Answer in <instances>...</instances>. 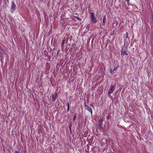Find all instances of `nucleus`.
<instances>
[{
    "instance_id": "obj_1",
    "label": "nucleus",
    "mask_w": 153,
    "mask_h": 153,
    "mask_svg": "<svg viewBox=\"0 0 153 153\" xmlns=\"http://www.w3.org/2000/svg\"><path fill=\"white\" fill-rule=\"evenodd\" d=\"M103 118H101L98 121V126L99 127L98 130L100 131H101L103 129L102 126L103 125Z\"/></svg>"
},
{
    "instance_id": "obj_2",
    "label": "nucleus",
    "mask_w": 153,
    "mask_h": 153,
    "mask_svg": "<svg viewBox=\"0 0 153 153\" xmlns=\"http://www.w3.org/2000/svg\"><path fill=\"white\" fill-rule=\"evenodd\" d=\"M90 14H91V21L94 24L96 23L97 22V20L95 17L94 13L91 12Z\"/></svg>"
},
{
    "instance_id": "obj_3",
    "label": "nucleus",
    "mask_w": 153,
    "mask_h": 153,
    "mask_svg": "<svg viewBox=\"0 0 153 153\" xmlns=\"http://www.w3.org/2000/svg\"><path fill=\"white\" fill-rule=\"evenodd\" d=\"M16 6L15 3L14 1H12L11 2V12L12 13L13 11L16 9Z\"/></svg>"
},
{
    "instance_id": "obj_4",
    "label": "nucleus",
    "mask_w": 153,
    "mask_h": 153,
    "mask_svg": "<svg viewBox=\"0 0 153 153\" xmlns=\"http://www.w3.org/2000/svg\"><path fill=\"white\" fill-rule=\"evenodd\" d=\"M114 87L113 85H111L110 87L109 90L108 91V93L109 94H110L114 90Z\"/></svg>"
},
{
    "instance_id": "obj_5",
    "label": "nucleus",
    "mask_w": 153,
    "mask_h": 153,
    "mask_svg": "<svg viewBox=\"0 0 153 153\" xmlns=\"http://www.w3.org/2000/svg\"><path fill=\"white\" fill-rule=\"evenodd\" d=\"M121 54L122 56V57H123V56L125 55H128V54L127 52V51L126 50H124L122 49V51L121 52Z\"/></svg>"
},
{
    "instance_id": "obj_6",
    "label": "nucleus",
    "mask_w": 153,
    "mask_h": 153,
    "mask_svg": "<svg viewBox=\"0 0 153 153\" xmlns=\"http://www.w3.org/2000/svg\"><path fill=\"white\" fill-rule=\"evenodd\" d=\"M85 107L86 108V109L87 110H88L89 111L91 112V115H92V111L91 108L90 107H89L87 105H85Z\"/></svg>"
},
{
    "instance_id": "obj_7",
    "label": "nucleus",
    "mask_w": 153,
    "mask_h": 153,
    "mask_svg": "<svg viewBox=\"0 0 153 153\" xmlns=\"http://www.w3.org/2000/svg\"><path fill=\"white\" fill-rule=\"evenodd\" d=\"M0 53L3 55H5L6 54L5 51L1 47H0Z\"/></svg>"
},
{
    "instance_id": "obj_8",
    "label": "nucleus",
    "mask_w": 153,
    "mask_h": 153,
    "mask_svg": "<svg viewBox=\"0 0 153 153\" xmlns=\"http://www.w3.org/2000/svg\"><path fill=\"white\" fill-rule=\"evenodd\" d=\"M57 97V94L56 93L55 95H52V98L53 100L54 101L56 100V99Z\"/></svg>"
},
{
    "instance_id": "obj_9",
    "label": "nucleus",
    "mask_w": 153,
    "mask_h": 153,
    "mask_svg": "<svg viewBox=\"0 0 153 153\" xmlns=\"http://www.w3.org/2000/svg\"><path fill=\"white\" fill-rule=\"evenodd\" d=\"M105 20H106V16H105L104 15L103 17V23L104 25L105 24Z\"/></svg>"
},
{
    "instance_id": "obj_10",
    "label": "nucleus",
    "mask_w": 153,
    "mask_h": 153,
    "mask_svg": "<svg viewBox=\"0 0 153 153\" xmlns=\"http://www.w3.org/2000/svg\"><path fill=\"white\" fill-rule=\"evenodd\" d=\"M67 106H68V108H67V111H69V108H70V105H69V102H68L67 103Z\"/></svg>"
},
{
    "instance_id": "obj_11",
    "label": "nucleus",
    "mask_w": 153,
    "mask_h": 153,
    "mask_svg": "<svg viewBox=\"0 0 153 153\" xmlns=\"http://www.w3.org/2000/svg\"><path fill=\"white\" fill-rule=\"evenodd\" d=\"M110 72L111 74V75L113 74L114 73V71H113V70L112 71V69H110Z\"/></svg>"
},
{
    "instance_id": "obj_12",
    "label": "nucleus",
    "mask_w": 153,
    "mask_h": 153,
    "mask_svg": "<svg viewBox=\"0 0 153 153\" xmlns=\"http://www.w3.org/2000/svg\"><path fill=\"white\" fill-rule=\"evenodd\" d=\"M65 39H63L62 40V44H61L62 46H63L65 44Z\"/></svg>"
},
{
    "instance_id": "obj_13",
    "label": "nucleus",
    "mask_w": 153,
    "mask_h": 153,
    "mask_svg": "<svg viewBox=\"0 0 153 153\" xmlns=\"http://www.w3.org/2000/svg\"><path fill=\"white\" fill-rule=\"evenodd\" d=\"M71 126H72V123H71L70 125V126H69V130H70V132L71 133V132H72V131H71Z\"/></svg>"
},
{
    "instance_id": "obj_14",
    "label": "nucleus",
    "mask_w": 153,
    "mask_h": 153,
    "mask_svg": "<svg viewBox=\"0 0 153 153\" xmlns=\"http://www.w3.org/2000/svg\"><path fill=\"white\" fill-rule=\"evenodd\" d=\"M106 119L107 120H108L110 119L109 114L106 117Z\"/></svg>"
},
{
    "instance_id": "obj_15",
    "label": "nucleus",
    "mask_w": 153,
    "mask_h": 153,
    "mask_svg": "<svg viewBox=\"0 0 153 153\" xmlns=\"http://www.w3.org/2000/svg\"><path fill=\"white\" fill-rule=\"evenodd\" d=\"M76 115H75L73 117V121H75L76 120Z\"/></svg>"
},
{
    "instance_id": "obj_16",
    "label": "nucleus",
    "mask_w": 153,
    "mask_h": 153,
    "mask_svg": "<svg viewBox=\"0 0 153 153\" xmlns=\"http://www.w3.org/2000/svg\"><path fill=\"white\" fill-rule=\"evenodd\" d=\"M126 38L127 39L128 38V32H126Z\"/></svg>"
},
{
    "instance_id": "obj_17",
    "label": "nucleus",
    "mask_w": 153,
    "mask_h": 153,
    "mask_svg": "<svg viewBox=\"0 0 153 153\" xmlns=\"http://www.w3.org/2000/svg\"><path fill=\"white\" fill-rule=\"evenodd\" d=\"M75 17L77 19V20H78L79 21H81L82 20V19H80V18H78L77 17Z\"/></svg>"
},
{
    "instance_id": "obj_18",
    "label": "nucleus",
    "mask_w": 153,
    "mask_h": 153,
    "mask_svg": "<svg viewBox=\"0 0 153 153\" xmlns=\"http://www.w3.org/2000/svg\"><path fill=\"white\" fill-rule=\"evenodd\" d=\"M126 1H127V4H128V5H128V3H129V1L130 0H126Z\"/></svg>"
},
{
    "instance_id": "obj_19",
    "label": "nucleus",
    "mask_w": 153,
    "mask_h": 153,
    "mask_svg": "<svg viewBox=\"0 0 153 153\" xmlns=\"http://www.w3.org/2000/svg\"><path fill=\"white\" fill-rule=\"evenodd\" d=\"M117 68H114V69H113V71H115L117 70Z\"/></svg>"
},
{
    "instance_id": "obj_20",
    "label": "nucleus",
    "mask_w": 153,
    "mask_h": 153,
    "mask_svg": "<svg viewBox=\"0 0 153 153\" xmlns=\"http://www.w3.org/2000/svg\"><path fill=\"white\" fill-rule=\"evenodd\" d=\"M15 153H19V151H16Z\"/></svg>"
},
{
    "instance_id": "obj_21",
    "label": "nucleus",
    "mask_w": 153,
    "mask_h": 153,
    "mask_svg": "<svg viewBox=\"0 0 153 153\" xmlns=\"http://www.w3.org/2000/svg\"><path fill=\"white\" fill-rule=\"evenodd\" d=\"M59 52V50L58 51V52H57V54H58Z\"/></svg>"
}]
</instances>
